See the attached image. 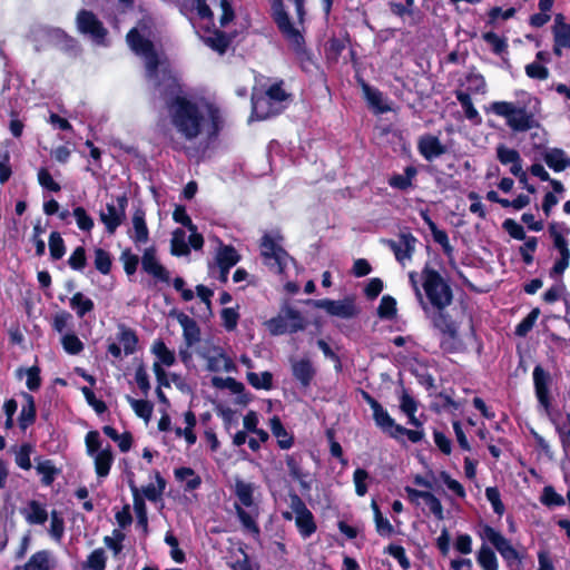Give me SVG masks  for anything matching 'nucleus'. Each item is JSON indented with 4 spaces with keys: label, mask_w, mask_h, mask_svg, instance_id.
Segmentation results:
<instances>
[{
    "label": "nucleus",
    "mask_w": 570,
    "mask_h": 570,
    "mask_svg": "<svg viewBox=\"0 0 570 570\" xmlns=\"http://www.w3.org/2000/svg\"><path fill=\"white\" fill-rule=\"evenodd\" d=\"M373 420L377 428L383 432L387 433L392 438V433L395 432V428L399 424L395 423L394 419L391 417L389 412L383 409L382 405L373 410Z\"/></svg>",
    "instance_id": "31"
},
{
    "label": "nucleus",
    "mask_w": 570,
    "mask_h": 570,
    "mask_svg": "<svg viewBox=\"0 0 570 570\" xmlns=\"http://www.w3.org/2000/svg\"><path fill=\"white\" fill-rule=\"evenodd\" d=\"M127 203V197L121 195L117 197V205L108 203L106 209L100 210L99 218L109 234H114L122 224L126 217Z\"/></svg>",
    "instance_id": "13"
},
{
    "label": "nucleus",
    "mask_w": 570,
    "mask_h": 570,
    "mask_svg": "<svg viewBox=\"0 0 570 570\" xmlns=\"http://www.w3.org/2000/svg\"><path fill=\"white\" fill-rule=\"evenodd\" d=\"M455 96L464 110L465 117L469 120H472L475 125H480L482 119L478 110L474 108L470 95L464 91H456Z\"/></svg>",
    "instance_id": "41"
},
{
    "label": "nucleus",
    "mask_w": 570,
    "mask_h": 570,
    "mask_svg": "<svg viewBox=\"0 0 570 570\" xmlns=\"http://www.w3.org/2000/svg\"><path fill=\"white\" fill-rule=\"evenodd\" d=\"M532 376L539 405L543 409L546 415H550V412H552L549 391L552 381L551 375L542 366L537 365L533 368Z\"/></svg>",
    "instance_id": "14"
},
{
    "label": "nucleus",
    "mask_w": 570,
    "mask_h": 570,
    "mask_svg": "<svg viewBox=\"0 0 570 570\" xmlns=\"http://www.w3.org/2000/svg\"><path fill=\"white\" fill-rule=\"evenodd\" d=\"M206 358L207 367L212 372H230L234 368L233 361L220 348H214L213 355Z\"/></svg>",
    "instance_id": "29"
},
{
    "label": "nucleus",
    "mask_w": 570,
    "mask_h": 570,
    "mask_svg": "<svg viewBox=\"0 0 570 570\" xmlns=\"http://www.w3.org/2000/svg\"><path fill=\"white\" fill-rule=\"evenodd\" d=\"M37 472L42 476V483L50 485L53 482L57 469L50 460L40 461L36 465Z\"/></svg>",
    "instance_id": "58"
},
{
    "label": "nucleus",
    "mask_w": 570,
    "mask_h": 570,
    "mask_svg": "<svg viewBox=\"0 0 570 570\" xmlns=\"http://www.w3.org/2000/svg\"><path fill=\"white\" fill-rule=\"evenodd\" d=\"M497 158L503 165L511 164L510 171L513 176L525 179V173L521 165V157L515 149L508 148L504 145H499L497 147Z\"/></svg>",
    "instance_id": "20"
},
{
    "label": "nucleus",
    "mask_w": 570,
    "mask_h": 570,
    "mask_svg": "<svg viewBox=\"0 0 570 570\" xmlns=\"http://www.w3.org/2000/svg\"><path fill=\"white\" fill-rule=\"evenodd\" d=\"M422 218L425 222V224L429 226L433 239L435 243L442 246L443 250L445 253L452 252V246L450 245L448 234L444 230H441L436 227L435 223L431 219V217L428 215V213L422 212Z\"/></svg>",
    "instance_id": "37"
},
{
    "label": "nucleus",
    "mask_w": 570,
    "mask_h": 570,
    "mask_svg": "<svg viewBox=\"0 0 570 570\" xmlns=\"http://www.w3.org/2000/svg\"><path fill=\"white\" fill-rule=\"evenodd\" d=\"M145 216V212L141 208H137L132 214V228L131 232H129V236L135 244H146L149 240V230Z\"/></svg>",
    "instance_id": "24"
},
{
    "label": "nucleus",
    "mask_w": 570,
    "mask_h": 570,
    "mask_svg": "<svg viewBox=\"0 0 570 570\" xmlns=\"http://www.w3.org/2000/svg\"><path fill=\"white\" fill-rule=\"evenodd\" d=\"M415 175V168L406 167L404 175H396L390 179V185L394 188L405 190L412 185V179Z\"/></svg>",
    "instance_id": "55"
},
{
    "label": "nucleus",
    "mask_w": 570,
    "mask_h": 570,
    "mask_svg": "<svg viewBox=\"0 0 570 570\" xmlns=\"http://www.w3.org/2000/svg\"><path fill=\"white\" fill-rule=\"evenodd\" d=\"M478 562L483 570H498L495 553L488 546H482L478 552Z\"/></svg>",
    "instance_id": "50"
},
{
    "label": "nucleus",
    "mask_w": 570,
    "mask_h": 570,
    "mask_svg": "<svg viewBox=\"0 0 570 570\" xmlns=\"http://www.w3.org/2000/svg\"><path fill=\"white\" fill-rule=\"evenodd\" d=\"M541 502L547 507H560L564 504L563 498L550 485L543 488Z\"/></svg>",
    "instance_id": "63"
},
{
    "label": "nucleus",
    "mask_w": 570,
    "mask_h": 570,
    "mask_svg": "<svg viewBox=\"0 0 570 570\" xmlns=\"http://www.w3.org/2000/svg\"><path fill=\"white\" fill-rule=\"evenodd\" d=\"M239 262V255L232 246H220L216 254V266L210 267L212 274L218 268L217 278L225 283L228 278L229 269Z\"/></svg>",
    "instance_id": "17"
},
{
    "label": "nucleus",
    "mask_w": 570,
    "mask_h": 570,
    "mask_svg": "<svg viewBox=\"0 0 570 570\" xmlns=\"http://www.w3.org/2000/svg\"><path fill=\"white\" fill-rule=\"evenodd\" d=\"M70 307L76 312L78 317H83L87 313L91 312L95 307L94 301L85 296L81 292H77L70 298Z\"/></svg>",
    "instance_id": "38"
},
{
    "label": "nucleus",
    "mask_w": 570,
    "mask_h": 570,
    "mask_svg": "<svg viewBox=\"0 0 570 570\" xmlns=\"http://www.w3.org/2000/svg\"><path fill=\"white\" fill-rule=\"evenodd\" d=\"M264 325L271 335L278 336L286 333L303 331L306 326V321L299 311L293 308L288 304H284L278 314L266 321Z\"/></svg>",
    "instance_id": "6"
},
{
    "label": "nucleus",
    "mask_w": 570,
    "mask_h": 570,
    "mask_svg": "<svg viewBox=\"0 0 570 570\" xmlns=\"http://www.w3.org/2000/svg\"><path fill=\"white\" fill-rule=\"evenodd\" d=\"M176 318L183 327V335L186 345L190 347L198 343L200 341V330L195 320L184 313H178Z\"/></svg>",
    "instance_id": "26"
},
{
    "label": "nucleus",
    "mask_w": 570,
    "mask_h": 570,
    "mask_svg": "<svg viewBox=\"0 0 570 570\" xmlns=\"http://www.w3.org/2000/svg\"><path fill=\"white\" fill-rule=\"evenodd\" d=\"M292 372H293L294 377L297 381H299V383L304 387H307L311 384V382L314 377V374H315V370H314L311 361L307 358L293 361L292 362Z\"/></svg>",
    "instance_id": "28"
},
{
    "label": "nucleus",
    "mask_w": 570,
    "mask_h": 570,
    "mask_svg": "<svg viewBox=\"0 0 570 570\" xmlns=\"http://www.w3.org/2000/svg\"><path fill=\"white\" fill-rule=\"evenodd\" d=\"M416 238L407 233L401 234L397 240H387L386 244L394 253L395 258L404 264L405 261H410L412 258V254L415 248Z\"/></svg>",
    "instance_id": "18"
},
{
    "label": "nucleus",
    "mask_w": 570,
    "mask_h": 570,
    "mask_svg": "<svg viewBox=\"0 0 570 570\" xmlns=\"http://www.w3.org/2000/svg\"><path fill=\"white\" fill-rule=\"evenodd\" d=\"M46 35L48 37V40L53 46L59 47L62 50H69L73 48L75 40L70 37H68L62 30L60 29H50L46 31Z\"/></svg>",
    "instance_id": "43"
},
{
    "label": "nucleus",
    "mask_w": 570,
    "mask_h": 570,
    "mask_svg": "<svg viewBox=\"0 0 570 570\" xmlns=\"http://www.w3.org/2000/svg\"><path fill=\"white\" fill-rule=\"evenodd\" d=\"M400 409L403 413H405L409 416L410 424L416 428H420L422 425V423L415 416L417 403L406 391H403L400 397Z\"/></svg>",
    "instance_id": "36"
},
{
    "label": "nucleus",
    "mask_w": 570,
    "mask_h": 570,
    "mask_svg": "<svg viewBox=\"0 0 570 570\" xmlns=\"http://www.w3.org/2000/svg\"><path fill=\"white\" fill-rule=\"evenodd\" d=\"M422 279L424 292L433 308H446L452 303V289L436 271L425 266Z\"/></svg>",
    "instance_id": "5"
},
{
    "label": "nucleus",
    "mask_w": 570,
    "mask_h": 570,
    "mask_svg": "<svg viewBox=\"0 0 570 570\" xmlns=\"http://www.w3.org/2000/svg\"><path fill=\"white\" fill-rule=\"evenodd\" d=\"M484 535L487 540L493 544V547L498 550L501 557L508 562L509 566H513L514 563L520 561V556L518 551L512 547L510 541L504 538L499 531L494 530L491 527H485Z\"/></svg>",
    "instance_id": "15"
},
{
    "label": "nucleus",
    "mask_w": 570,
    "mask_h": 570,
    "mask_svg": "<svg viewBox=\"0 0 570 570\" xmlns=\"http://www.w3.org/2000/svg\"><path fill=\"white\" fill-rule=\"evenodd\" d=\"M76 23L79 32L88 35L97 43L104 42L107 30L91 11L80 10L77 14Z\"/></svg>",
    "instance_id": "12"
},
{
    "label": "nucleus",
    "mask_w": 570,
    "mask_h": 570,
    "mask_svg": "<svg viewBox=\"0 0 570 570\" xmlns=\"http://www.w3.org/2000/svg\"><path fill=\"white\" fill-rule=\"evenodd\" d=\"M56 559L51 551L40 550L33 553L23 566H17L14 570H53Z\"/></svg>",
    "instance_id": "21"
},
{
    "label": "nucleus",
    "mask_w": 570,
    "mask_h": 570,
    "mask_svg": "<svg viewBox=\"0 0 570 570\" xmlns=\"http://www.w3.org/2000/svg\"><path fill=\"white\" fill-rule=\"evenodd\" d=\"M551 423L554 425L556 431L558 432L560 436V441L562 443V446L566 449L570 445V413H567L566 415V422L559 423L556 415L550 412V415H547Z\"/></svg>",
    "instance_id": "46"
},
{
    "label": "nucleus",
    "mask_w": 570,
    "mask_h": 570,
    "mask_svg": "<svg viewBox=\"0 0 570 570\" xmlns=\"http://www.w3.org/2000/svg\"><path fill=\"white\" fill-rule=\"evenodd\" d=\"M126 400L131 405L134 412L137 416L144 419L145 421H149L153 414V404L146 400H136L129 395L126 396Z\"/></svg>",
    "instance_id": "49"
},
{
    "label": "nucleus",
    "mask_w": 570,
    "mask_h": 570,
    "mask_svg": "<svg viewBox=\"0 0 570 570\" xmlns=\"http://www.w3.org/2000/svg\"><path fill=\"white\" fill-rule=\"evenodd\" d=\"M288 94L282 88V82L272 85L265 95H253V114L257 119H266L282 110L281 104L287 100Z\"/></svg>",
    "instance_id": "7"
},
{
    "label": "nucleus",
    "mask_w": 570,
    "mask_h": 570,
    "mask_svg": "<svg viewBox=\"0 0 570 570\" xmlns=\"http://www.w3.org/2000/svg\"><path fill=\"white\" fill-rule=\"evenodd\" d=\"M261 252L265 264L274 272L283 274L292 257L269 235L262 238Z\"/></svg>",
    "instance_id": "9"
},
{
    "label": "nucleus",
    "mask_w": 570,
    "mask_h": 570,
    "mask_svg": "<svg viewBox=\"0 0 570 570\" xmlns=\"http://www.w3.org/2000/svg\"><path fill=\"white\" fill-rule=\"evenodd\" d=\"M90 456L94 459L95 471L98 478H106L109 474L110 468L114 462L111 446L107 445L106 448L101 449L99 452Z\"/></svg>",
    "instance_id": "27"
},
{
    "label": "nucleus",
    "mask_w": 570,
    "mask_h": 570,
    "mask_svg": "<svg viewBox=\"0 0 570 570\" xmlns=\"http://www.w3.org/2000/svg\"><path fill=\"white\" fill-rule=\"evenodd\" d=\"M142 269L160 282L167 283L169 281V274L167 269L159 263L156 257L155 247H148L144 250L141 257Z\"/></svg>",
    "instance_id": "19"
},
{
    "label": "nucleus",
    "mask_w": 570,
    "mask_h": 570,
    "mask_svg": "<svg viewBox=\"0 0 570 570\" xmlns=\"http://www.w3.org/2000/svg\"><path fill=\"white\" fill-rule=\"evenodd\" d=\"M20 513L29 524H43L48 520L46 507L37 500L28 501Z\"/></svg>",
    "instance_id": "25"
},
{
    "label": "nucleus",
    "mask_w": 570,
    "mask_h": 570,
    "mask_svg": "<svg viewBox=\"0 0 570 570\" xmlns=\"http://www.w3.org/2000/svg\"><path fill=\"white\" fill-rule=\"evenodd\" d=\"M151 352L156 355V357L158 358V363L160 364H164L166 366H171L176 358H175V354L173 351H170L166 344L160 341V340H157L154 342L153 346H151Z\"/></svg>",
    "instance_id": "44"
},
{
    "label": "nucleus",
    "mask_w": 570,
    "mask_h": 570,
    "mask_svg": "<svg viewBox=\"0 0 570 570\" xmlns=\"http://www.w3.org/2000/svg\"><path fill=\"white\" fill-rule=\"evenodd\" d=\"M235 509L243 527L248 532L257 537L259 534V528L256 523V518L252 513L245 511L239 504H235Z\"/></svg>",
    "instance_id": "52"
},
{
    "label": "nucleus",
    "mask_w": 570,
    "mask_h": 570,
    "mask_svg": "<svg viewBox=\"0 0 570 570\" xmlns=\"http://www.w3.org/2000/svg\"><path fill=\"white\" fill-rule=\"evenodd\" d=\"M546 164L556 171H561L570 167V158L567 157L562 149L553 148L546 151L543 155Z\"/></svg>",
    "instance_id": "30"
},
{
    "label": "nucleus",
    "mask_w": 570,
    "mask_h": 570,
    "mask_svg": "<svg viewBox=\"0 0 570 570\" xmlns=\"http://www.w3.org/2000/svg\"><path fill=\"white\" fill-rule=\"evenodd\" d=\"M363 92L368 104L375 108L377 112L383 114L390 110V108L384 104L383 96L379 90L370 87L368 85H363Z\"/></svg>",
    "instance_id": "45"
},
{
    "label": "nucleus",
    "mask_w": 570,
    "mask_h": 570,
    "mask_svg": "<svg viewBox=\"0 0 570 570\" xmlns=\"http://www.w3.org/2000/svg\"><path fill=\"white\" fill-rule=\"evenodd\" d=\"M61 344L65 351L69 354L76 355L83 350V344L75 334H66L61 338Z\"/></svg>",
    "instance_id": "62"
},
{
    "label": "nucleus",
    "mask_w": 570,
    "mask_h": 570,
    "mask_svg": "<svg viewBox=\"0 0 570 570\" xmlns=\"http://www.w3.org/2000/svg\"><path fill=\"white\" fill-rule=\"evenodd\" d=\"M269 426L273 435L277 439L279 448L289 449L293 445V436L285 430L279 417H272Z\"/></svg>",
    "instance_id": "33"
},
{
    "label": "nucleus",
    "mask_w": 570,
    "mask_h": 570,
    "mask_svg": "<svg viewBox=\"0 0 570 570\" xmlns=\"http://www.w3.org/2000/svg\"><path fill=\"white\" fill-rule=\"evenodd\" d=\"M184 420H185V429H181V428H176L175 429V434L178 436V438H181L184 436L186 442L191 445L196 442V434L194 433V428L196 425V416L195 414L191 412V411H187L185 414H184Z\"/></svg>",
    "instance_id": "40"
},
{
    "label": "nucleus",
    "mask_w": 570,
    "mask_h": 570,
    "mask_svg": "<svg viewBox=\"0 0 570 570\" xmlns=\"http://www.w3.org/2000/svg\"><path fill=\"white\" fill-rule=\"evenodd\" d=\"M248 383L256 390H271L273 386V375L271 372H248L246 374Z\"/></svg>",
    "instance_id": "42"
},
{
    "label": "nucleus",
    "mask_w": 570,
    "mask_h": 570,
    "mask_svg": "<svg viewBox=\"0 0 570 570\" xmlns=\"http://www.w3.org/2000/svg\"><path fill=\"white\" fill-rule=\"evenodd\" d=\"M156 484L150 483L141 489L144 497L150 501H157L165 490L166 482L159 473H156Z\"/></svg>",
    "instance_id": "54"
},
{
    "label": "nucleus",
    "mask_w": 570,
    "mask_h": 570,
    "mask_svg": "<svg viewBox=\"0 0 570 570\" xmlns=\"http://www.w3.org/2000/svg\"><path fill=\"white\" fill-rule=\"evenodd\" d=\"M65 532V522L63 519L59 515L57 511H51L50 513V528L49 534L56 541H60Z\"/></svg>",
    "instance_id": "60"
},
{
    "label": "nucleus",
    "mask_w": 570,
    "mask_h": 570,
    "mask_svg": "<svg viewBox=\"0 0 570 570\" xmlns=\"http://www.w3.org/2000/svg\"><path fill=\"white\" fill-rule=\"evenodd\" d=\"M86 567L92 570H104L106 568V556L102 549L94 550L86 562Z\"/></svg>",
    "instance_id": "64"
},
{
    "label": "nucleus",
    "mask_w": 570,
    "mask_h": 570,
    "mask_svg": "<svg viewBox=\"0 0 570 570\" xmlns=\"http://www.w3.org/2000/svg\"><path fill=\"white\" fill-rule=\"evenodd\" d=\"M166 105L173 126L187 140L203 132L215 136L220 128V112L212 105H198L179 96L166 101Z\"/></svg>",
    "instance_id": "1"
},
{
    "label": "nucleus",
    "mask_w": 570,
    "mask_h": 570,
    "mask_svg": "<svg viewBox=\"0 0 570 570\" xmlns=\"http://www.w3.org/2000/svg\"><path fill=\"white\" fill-rule=\"evenodd\" d=\"M371 507L374 512V521L377 533L382 537H390L393 533L392 524L387 519L383 518L380 508L375 503V501H372Z\"/></svg>",
    "instance_id": "47"
},
{
    "label": "nucleus",
    "mask_w": 570,
    "mask_h": 570,
    "mask_svg": "<svg viewBox=\"0 0 570 570\" xmlns=\"http://www.w3.org/2000/svg\"><path fill=\"white\" fill-rule=\"evenodd\" d=\"M210 6L220 11L219 24L222 28L226 27L234 19L235 14L229 0H210V4L206 0H184V8L195 11L202 20H213Z\"/></svg>",
    "instance_id": "8"
},
{
    "label": "nucleus",
    "mask_w": 570,
    "mask_h": 570,
    "mask_svg": "<svg viewBox=\"0 0 570 570\" xmlns=\"http://www.w3.org/2000/svg\"><path fill=\"white\" fill-rule=\"evenodd\" d=\"M308 302L312 303L315 307L322 308L333 316L350 318L356 314V308L352 298H344L341 301H332L325 298Z\"/></svg>",
    "instance_id": "16"
},
{
    "label": "nucleus",
    "mask_w": 570,
    "mask_h": 570,
    "mask_svg": "<svg viewBox=\"0 0 570 570\" xmlns=\"http://www.w3.org/2000/svg\"><path fill=\"white\" fill-rule=\"evenodd\" d=\"M203 41L213 50L219 53H224L230 43V38L227 37L224 32L215 30L208 36L203 37Z\"/></svg>",
    "instance_id": "39"
},
{
    "label": "nucleus",
    "mask_w": 570,
    "mask_h": 570,
    "mask_svg": "<svg viewBox=\"0 0 570 570\" xmlns=\"http://www.w3.org/2000/svg\"><path fill=\"white\" fill-rule=\"evenodd\" d=\"M255 489L256 487L254 483L245 482L240 479L235 480V494L239 502L247 508L254 505L253 494Z\"/></svg>",
    "instance_id": "32"
},
{
    "label": "nucleus",
    "mask_w": 570,
    "mask_h": 570,
    "mask_svg": "<svg viewBox=\"0 0 570 570\" xmlns=\"http://www.w3.org/2000/svg\"><path fill=\"white\" fill-rule=\"evenodd\" d=\"M36 419V407L33 397L31 395H27V404L22 406L20 415H19V424L22 430H26L30 424L35 422Z\"/></svg>",
    "instance_id": "48"
},
{
    "label": "nucleus",
    "mask_w": 570,
    "mask_h": 570,
    "mask_svg": "<svg viewBox=\"0 0 570 570\" xmlns=\"http://www.w3.org/2000/svg\"><path fill=\"white\" fill-rule=\"evenodd\" d=\"M539 100L524 95L519 101H494L488 110L505 119L507 126L514 132H525L539 128L537 119Z\"/></svg>",
    "instance_id": "3"
},
{
    "label": "nucleus",
    "mask_w": 570,
    "mask_h": 570,
    "mask_svg": "<svg viewBox=\"0 0 570 570\" xmlns=\"http://www.w3.org/2000/svg\"><path fill=\"white\" fill-rule=\"evenodd\" d=\"M419 151L429 161L446 153V148L440 139L432 135L422 136L419 140Z\"/></svg>",
    "instance_id": "23"
},
{
    "label": "nucleus",
    "mask_w": 570,
    "mask_h": 570,
    "mask_svg": "<svg viewBox=\"0 0 570 570\" xmlns=\"http://www.w3.org/2000/svg\"><path fill=\"white\" fill-rule=\"evenodd\" d=\"M127 42L135 53L144 58L146 77L159 97L166 99L167 96H176L179 86L169 70L165 56L159 55L154 45L142 38L136 29L128 32Z\"/></svg>",
    "instance_id": "2"
},
{
    "label": "nucleus",
    "mask_w": 570,
    "mask_h": 570,
    "mask_svg": "<svg viewBox=\"0 0 570 570\" xmlns=\"http://www.w3.org/2000/svg\"><path fill=\"white\" fill-rule=\"evenodd\" d=\"M274 18L275 21L282 31V33L285 36V38L288 40L291 47L297 52L302 53L304 50V38L301 33V31L291 23L288 14L284 11L283 4L279 1L277 4L274 6Z\"/></svg>",
    "instance_id": "11"
},
{
    "label": "nucleus",
    "mask_w": 570,
    "mask_h": 570,
    "mask_svg": "<svg viewBox=\"0 0 570 570\" xmlns=\"http://www.w3.org/2000/svg\"><path fill=\"white\" fill-rule=\"evenodd\" d=\"M289 508L295 513V524L299 534L304 539L309 538L316 531V523L312 512L296 493L289 494Z\"/></svg>",
    "instance_id": "10"
},
{
    "label": "nucleus",
    "mask_w": 570,
    "mask_h": 570,
    "mask_svg": "<svg viewBox=\"0 0 570 570\" xmlns=\"http://www.w3.org/2000/svg\"><path fill=\"white\" fill-rule=\"evenodd\" d=\"M553 36V51L557 56H561L562 48H570V24L564 22V17L561 13L554 17Z\"/></svg>",
    "instance_id": "22"
},
{
    "label": "nucleus",
    "mask_w": 570,
    "mask_h": 570,
    "mask_svg": "<svg viewBox=\"0 0 570 570\" xmlns=\"http://www.w3.org/2000/svg\"><path fill=\"white\" fill-rule=\"evenodd\" d=\"M129 488L134 497V510L138 519V523L144 528H147V510L144 498L140 495V491L132 480H129Z\"/></svg>",
    "instance_id": "34"
},
{
    "label": "nucleus",
    "mask_w": 570,
    "mask_h": 570,
    "mask_svg": "<svg viewBox=\"0 0 570 570\" xmlns=\"http://www.w3.org/2000/svg\"><path fill=\"white\" fill-rule=\"evenodd\" d=\"M377 314L381 318H393L396 314V301L390 295L383 296L377 307Z\"/></svg>",
    "instance_id": "56"
},
{
    "label": "nucleus",
    "mask_w": 570,
    "mask_h": 570,
    "mask_svg": "<svg viewBox=\"0 0 570 570\" xmlns=\"http://www.w3.org/2000/svg\"><path fill=\"white\" fill-rule=\"evenodd\" d=\"M77 226L85 232H90L94 228V219L87 214L83 207H76L72 212Z\"/></svg>",
    "instance_id": "61"
},
{
    "label": "nucleus",
    "mask_w": 570,
    "mask_h": 570,
    "mask_svg": "<svg viewBox=\"0 0 570 570\" xmlns=\"http://www.w3.org/2000/svg\"><path fill=\"white\" fill-rule=\"evenodd\" d=\"M117 341L122 345L126 355H130L136 351L138 338L135 332L127 326H118Z\"/></svg>",
    "instance_id": "35"
},
{
    "label": "nucleus",
    "mask_w": 570,
    "mask_h": 570,
    "mask_svg": "<svg viewBox=\"0 0 570 570\" xmlns=\"http://www.w3.org/2000/svg\"><path fill=\"white\" fill-rule=\"evenodd\" d=\"M425 314L431 320L433 326L443 335L441 341L442 348L446 352L459 350L461 345L459 340V322L453 315L446 308H434L432 311L430 306L429 313Z\"/></svg>",
    "instance_id": "4"
},
{
    "label": "nucleus",
    "mask_w": 570,
    "mask_h": 570,
    "mask_svg": "<svg viewBox=\"0 0 570 570\" xmlns=\"http://www.w3.org/2000/svg\"><path fill=\"white\" fill-rule=\"evenodd\" d=\"M95 267L104 275L109 274L111 268V257L108 252L102 248L95 249Z\"/></svg>",
    "instance_id": "59"
},
{
    "label": "nucleus",
    "mask_w": 570,
    "mask_h": 570,
    "mask_svg": "<svg viewBox=\"0 0 570 570\" xmlns=\"http://www.w3.org/2000/svg\"><path fill=\"white\" fill-rule=\"evenodd\" d=\"M171 253L176 256H183L189 253L186 233L183 229H176L173 234Z\"/></svg>",
    "instance_id": "51"
},
{
    "label": "nucleus",
    "mask_w": 570,
    "mask_h": 570,
    "mask_svg": "<svg viewBox=\"0 0 570 570\" xmlns=\"http://www.w3.org/2000/svg\"><path fill=\"white\" fill-rule=\"evenodd\" d=\"M175 476L179 481H186V490H195L200 485V478L190 468L175 470Z\"/></svg>",
    "instance_id": "53"
},
{
    "label": "nucleus",
    "mask_w": 570,
    "mask_h": 570,
    "mask_svg": "<svg viewBox=\"0 0 570 570\" xmlns=\"http://www.w3.org/2000/svg\"><path fill=\"white\" fill-rule=\"evenodd\" d=\"M49 250L53 259H60L66 252L65 242L58 232H52L49 237Z\"/></svg>",
    "instance_id": "57"
}]
</instances>
